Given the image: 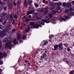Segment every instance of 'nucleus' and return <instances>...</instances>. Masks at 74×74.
Segmentation results:
<instances>
[{"label":"nucleus","mask_w":74,"mask_h":74,"mask_svg":"<svg viewBox=\"0 0 74 74\" xmlns=\"http://www.w3.org/2000/svg\"><path fill=\"white\" fill-rule=\"evenodd\" d=\"M59 21H60V22H62V20L63 21H66V18H59Z\"/></svg>","instance_id":"11"},{"label":"nucleus","mask_w":74,"mask_h":74,"mask_svg":"<svg viewBox=\"0 0 74 74\" xmlns=\"http://www.w3.org/2000/svg\"><path fill=\"white\" fill-rule=\"evenodd\" d=\"M49 17H50V18H52V17L53 16V15L52 14L49 13Z\"/></svg>","instance_id":"27"},{"label":"nucleus","mask_w":74,"mask_h":74,"mask_svg":"<svg viewBox=\"0 0 74 74\" xmlns=\"http://www.w3.org/2000/svg\"><path fill=\"white\" fill-rule=\"evenodd\" d=\"M30 11H27V15H29V14H32V13H34L36 11L34 10V7L33 6L30 5Z\"/></svg>","instance_id":"3"},{"label":"nucleus","mask_w":74,"mask_h":74,"mask_svg":"<svg viewBox=\"0 0 74 74\" xmlns=\"http://www.w3.org/2000/svg\"><path fill=\"white\" fill-rule=\"evenodd\" d=\"M7 56V54L5 53H4L3 55V56L5 57V56Z\"/></svg>","instance_id":"31"},{"label":"nucleus","mask_w":74,"mask_h":74,"mask_svg":"<svg viewBox=\"0 0 74 74\" xmlns=\"http://www.w3.org/2000/svg\"><path fill=\"white\" fill-rule=\"evenodd\" d=\"M10 18H13V16H12V15H11L10 16Z\"/></svg>","instance_id":"61"},{"label":"nucleus","mask_w":74,"mask_h":74,"mask_svg":"<svg viewBox=\"0 0 74 74\" xmlns=\"http://www.w3.org/2000/svg\"><path fill=\"white\" fill-rule=\"evenodd\" d=\"M67 51H70V48H68L67 49Z\"/></svg>","instance_id":"59"},{"label":"nucleus","mask_w":74,"mask_h":74,"mask_svg":"<svg viewBox=\"0 0 74 74\" xmlns=\"http://www.w3.org/2000/svg\"><path fill=\"white\" fill-rule=\"evenodd\" d=\"M55 8V7L54 6H50V10H53V9H54Z\"/></svg>","instance_id":"17"},{"label":"nucleus","mask_w":74,"mask_h":74,"mask_svg":"<svg viewBox=\"0 0 74 74\" xmlns=\"http://www.w3.org/2000/svg\"><path fill=\"white\" fill-rule=\"evenodd\" d=\"M63 6L64 7H66L67 6V4H66V3L65 2H64L63 3Z\"/></svg>","instance_id":"25"},{"label":"nucleus","mask_w":74,"mask_h":74,"mask_svg":"<svg viewBox=\"0 0 74 74\" xmlns=\"http://www.w3.org/2000/svg\"><path fill=\"white\" fill-rule=\"evenodd\" d=\"M30 31V29L28 28V29H26L25 30V32H26V33H27V32H29Z\"/></svg>","instance_id":"28"},{"label":"nucleus","mask_w":74,"mask_h":74,"mask_svg":"<svg viewBox=\"0 0 74 74\" xmlns=\"http://www.w3.org/2000/svg\"><path fill=\"white\" fill-rule=\"evenodd\" d=\"M71 17V14L68 15V17H67V16H65V18L66 19H70Z\"/></svg>","instance_id":"12"},{"label":"nucleus","mask_w":74,"mask_h":74,"mask_svg":"<svg viewBox=\"0 0 74 74\" xmlns=\"http://www.w3.org/2000/svg\"><path fill=\"white\" fill-rule=\"evenodd\" d=\"M52 23H56V20H54L52 21Z\"/></svg>","instance_id":"33"},{"label":"nucleus","mask_w":74,"mask_h":74,"mask_svg":"<svg viewBox=\"0 0 74 74\" xmlns=\"http://www.w3.org/2000/svg\"><path fill=\"white\" fill-rule=\"evenodd\" d=\"M3 21V19L1 18L0 19V22H2Z\"/></svg>","instance_id":"50"},{"label":"nucleus","mask_w":74,"mask_h":74,"mask_svg":"<svg viewBox=\"0 0 74 74\" xmlns=\"http://www.w3.org/2000/svg\"><path fill=\"white\" fill-rule=\"evenodd\" d=\"M28 17L29 18H32V16L29 15L28 16Z\"/></svg>","instance_id":"53"},{"label":"nucleus","mask_w":74,"mask_h":74,"mask_svg":"<svg viewBox=\"0 0 74 74\" xmlns=\"http://www.w3.org/2000/svg\"><path fill=\"white\" fill-rule=\"evenodd\" d=\"M26 38V36H24L22 38L23 40H25Z\"/></svg>","instance_id":"38"},{"label":"nucleus","mask_w":74,"mask_h":74,"mask_svg":"<svg viewBox=\"0 0 74 74\" xmlns=\"http://www.w3.org/2000/svg\"><path fill=\"white\" fill-rule=\"evenodd\" d=\"M6 33V31L5 30H3L2 32L3 35H5Z\"/></svg>","instance_id":"19"},{"label":"nucleus","mask_w":74,"mask_h":74,"mask_svg":"<svg viewBox=\"0 0 74 74\" xmlns=\"http://www.w3.org/2000/svg\"><path fill=\"white\" fill-rule=\"evenodd\" d=\"M48 42L47 41H45L44 43V45H46L47 44H48Z\"/></svg>","instance_id":"39"},{"label":"nucleus","mask_w":74,"mask_h":74,"mask_svg":"<svg viewBox=\"0 0 74 74\" xmlns=\"http://www.w3.org/2000/svg\"><path fill=\"white\" fill-rule=\"evenodd\" d=\"M1 16L2 17H3V18L5 20H6L8 19V15L6 13L4 12L2 13L1 14Z\"/></svg>","instance_id":"5"},{"label":"nucleus","mask_w":74,"mask_h":74,"mask_svg":"<svg viewBox=\"0 0 74 74\" xmlns=\"http://www.w3.org/2000/svg\"><path fill=\"white\" fill-rule=\"evenodd\" d=\"M35 7H38V5L37 4H35Z\"/></svg>","instance_id":"47"},{"label":"nucleus","mask_w":74,"mask_h":74,"mask_svg":"<svg viewBox=\"0 0 74 74\" xmlns=\"http://www.w3.org/2000/svg\"><path fill=\"white\" fill-rule=\"evenodd\" d=\"M42 18V17L41 16H36V19H41Z\"/></svg>","instance_id":"13"},{"label":"nucleus","mask_w":74,"mask_h":74,"mask_svg":"<svg viewBox=\"0 0 74 74\" xmlns=\"http://www.w3.org/2000/svg\"><path fill=\"white\" fill-rule=\"evenodd\" d=\"M11 42H10L6 43V47L7 48L11 49V47H14V45H12Z\"/></svg>","instance_id":"4"},{"label":"nucleus","mask_w":74,"mask_h":74,"mask_svg":"<svg viewBox=\"0 0 74 74\" xmlns=\"http://www.w3.org/2000/svg\"><path fill=\"white\" fill-rule=\"evenodd\" d=\"M39 26L38 23L35 25V23L34 22H30V25H29L28 27L30 29H32V28H36V29H38Z\"/></svg>","instance_id":"1"},{"label":"nucleus","mask_w":74,"mask_h":74,"mask_svg":"<svg viewBox=\"0 0 74 74\" xmlns=\"http://www.w3.org/2000/svg\"><path fill=\"white\" fill-rule=\"evenodd\" d=\"M57 4L58 5H62V3H57Z\"/></svg>","instance_id":"37"},{"label":"nucleus","mask_w":74,"mask_h":74,"mask_svg":"<svg viewBox=\"0 0 74 74\" xmlns=\"http://www.w3.org/2000/svg\"><path fill=\"white\" fill-rule=\"evenodd\" d=\"M34 14L35 15H38V13H35Z\"/></svg>","instance_id":"58"},{"label":"nucleus","mask_w":74,"mask_h":74,"mask_svg":"<svg viewBox=\"0 0 74 74\" xmlns=\"http://www.w3.org/2000/svg\"><path fill=\"white\" fill-rule=\"evenodd\" d=\"M24 4L25 7H27V2L26 1H24Z\"/></svg>","instance_id":"23"},{"label":"nucleus","mask_w":74,"mask_h":74,"mask_svg":"<svg viewBox=\"0 0 74 74\" xmlns=\"http://www.w3.org/2000/svg\"><path fill=\"white\" fill-rule=\"evenodd\" d=\"M12 21L11 20H10L9 21V23H11V22H12Z\"/></svg>","instance_id":"57"},{"label":"nucleus","mask_w":74,"mask_h":74,"mask_svg":"<svg viewBox=\"0 0 74 74\" xmlns=\"http://www.w3.org/2000/svg\"><path fill=\"white\" fill-rule=\"evenodd\" d=\"M4 10L6 11L7 10V7H5L4 8Z\"/></svg>","instance_id":"46"},{"label":"nucleus","mask_w":74,"mask_h":74,"mask_svg":"<svg viewBox=\"0 0 74 74\" xmlns=\"http://www.w3.org/2000/svg\"><path fill=\"white\" fill-rule=\"evenodd\" d=\"M16 30L15 29H13L12 30V32H15Z\"/></svg>","instance_id":"49"},{"label":"nucleus","mask_w":74,"mask_h":74,"mask_svg":"<svg viewBox=\"0 0 74 74\" xmlns=\"http://www.w3.org/2000/svg\"><path fill=\"white\" fill-rule=\"evenodd\" d=\"M15 45L16 44H18V41L14 42L13 43Z\"/></svg>","instance_id":"40"},{"label":"nucleus","mask_w":74,"mask_h":74,"mask_svg":"<svg viewBox=\"0 0 74 74\" xmlns=\"http://www.w3.org/2000/svg\"><path fill=\"white\" fill-rule=\"evenodd\" d=\"M5 23H6V21H5L4 22L2 23H3V24H5Z\"/></svg>","instance_id":"60"},{"label":"nucleus","mask_w":74,"mask_h":74,"mask_svg":"<svg viewBox=\"0 0 74 74\" xmlns=\"http://www.w3.org/2000/svg\"><path fill=\"white\" fill-rule=\"evenodd\" d=\"M42 2L43 3H45V0H43Z\"/></svg>","instance_id":"62"},{"label":"nucleus","mask_w":74,"mask_h":74,"mask_svg":"<svg viewBox=\"0 0 74 74\" xmlns=\"http://www.w3.org/2000/svg\"><path fill=\"white\" fill-rule=\"evenodd\" d=\"M28 3L29 4H31L32 3V1H28Z\"/></svg>","instance_id":"34"},{"label":"nucleus","mask_w":74,"mask_h":74,"mask_svg":"<svg viewBox=\"0 0 74 74\" xmlns=\"http://www.w3.org/2000/svg\"><path fill=\"white\" fill-rule=\"evenodd\" d=\"M57 10H60V6H58V7Z\"/></svg>","instance_id":"51"},{"label":"nucleus","mask_w":74,"mask_h":74,"mask_svg":"<svg viewBox=\"0 0 74 74\" xmlns=\"http://www.w3.org/2000/svg\"><path fill=\"white\" fill-rule=\"evenodd\" d=\"M0 59L3 58V54L1 52L0 53Z\"/></svg>","instance_id":"14"},{"label":"nucleus","mask_w":74,"mask_h":74,"mask_svg":"<svg viewBox=\"0 0 74 74\" xmlns=\"http://www.w3.org/2000/svg\"><path fill=\"white\" fill-rule=\"evenodd\" d=\"M46 19H50V17L49 16H47L46 17Z\"/></svg>","instance_id":"35"},{"label":"nucleus","mask_w":74,"mask_h":74,"mask_svg":"<svg viewBox=\"0 0 74 74\" xmlns=\"http://www.w3.org/2000/svg\"><path fill=\"white\" fill-rule=\"evenodd\" d=\"M46 22V23H49V21L47 20H45L44 21H43L42 22L40 21H39L38 22V25L40 27H42V25H44V23Z\"/></svg>","instance_id":"2"},{"label":"nucleus","mask_w":74,"mask_h":74,"mask_svg":"<svg viewBox=\"0 0 74 74\" xmlns=\"http://www.w3.org/2000/svg\"><path fill=\"white\" fill-rule=\"evenodd\" d=\"M14 17L15 18V19H16V21H17V19H18V16L16 15H15L14 16Z\"/></svg>","instance_id":"21"},{"label":"nucleus","mask_w":74,"mask_h":74,"mask_svg":"<svg viewBox=\"0 0 74 74\" xmlns=\"http://www.w3.org/2000/svg\"><path fill=\"white\" fill-rule=\"evenodd\" d=\"M69 11L68 10H66L65 12L66 13H67V12H69Z\"/></svg>","instance_id":"54"},{"label":"nucleus","mask_w":74,"mask_h":74,"mask_svg":"<svg viewBox=\"0 0 74 74\" xmlns=\"http://www.w3.org/2000/svg\"><path fill=\"white\" fill-rule=\"evenodd\" d=\"M33 18H32V20H36V19H37L36 18V17L35 16H33L32 17Z\"/></svg>","instance_id":"20"},{"label":"nucleus","mask_w":74,"mask_h":74,"mask_svg":"<svg viewBox=\"0 0 74 74\" xmlns=\"http://www.w3.org/2000/svg\"><path fill=\"white\" fill-rule=\"evenodd\" d=\"M59 47V45H54V49H52L53 51H54V50H58V47Z\"/></svg>","instance_id":"6"},{"label":"nucleus","mask_w":74,"mask_h":74,"mask_svg":"<svg viewBox=\"0 0 74 74\" xmlns=\"http://www.w3.org/2000/svg\"><path fill=\"white\" fill-rule=\"evenodd\" d=\"M20 43H21V42H22V40H21L19 41Z\"/></svg>","instance_id":"63"},{"label":"nucleus","mask_w":74,"mask_h":74,"mask_svg":"<svg viewBox=\"0 0 74 74\" xmlns=\"http://www.w3.org/2000/svg\"><path fill=\"white\" fill-rule=\"evenodd\" d=\"M56 12L55 10H53L51 12L52 14H53V15L55 14H56Z\"/></svg>","instance_id":"24"},{"label":"nucleus","mask_w":74,"mask_h":74,"mask_svg":"<svg viewBox=\"0 0 74 74\" xmlns=\"http://www.w3.org/2000/svg\"><path fill=\"white\" fill-rule=\"evenodd\" d=\"M49 3L50 5H53V3L51 1H49Z\"/></svg>","instance_id":"29"},{"label":"nucleus","mask_w":74,"mask_h":74,"mask_svg":"<svg viewBox=\"0 0 74 74\" xmlns=\"http://www.w3.org/2000/svg\"><path fill=\"white\" fill-rule=\"evenodd\" d=\"M71 2H68L66 4V7L69 8V7H71Z\"/></svg>","instance_id":"9"},{"label":"nucleus","mask_w":74,"mask_h":74,"mask_svg":"<svg viewBox=\"0 0 74 74\" xmlns=\"http://www.w3.org/2000/svg\"><path fill=\"white\" fill-rule=\"evenodd\" d=\"M21 36L22 35L21 34H19L18 35V36L17 38V39H18V40H20L21 38Z\"/></svg>","instance_id":"10"},{"label":"nucleus","mask_w":74,"mask_h":74,"mask_svg":"<svg viewBox=\"0 0 74 74\" xmlns=\"http://www.w3.org/2000/svg\"><path fill=\"white\" fill-rule=\"evenodd\" d=\"M6 29L7 32H8V31H9V30L11 29V28H10V27L6 26Z\"/></svg>","instance_id":"16"},{"label":"nucleus","mask_w":74,"mask_h":74,"mask_svg":"<svg viewBox=\"0 0 74 74\" xmlns=\"http://www.w3.org/2000/svg\"><path fill=\"white\" fill-rule=\"evenodd\" d=\"M60 11H61V10L60 9H57L56 10V12L58 13H59V12H60Z\"/></svg>","instance_id":"30"},{"label":"nucleus","mask_w":74,"mask_h":74,"mask_svg":"<svg viewBox=\"0 0 74 74\" xmlns=\"http://www.w3.org/2000/svg\"><path fill=\"white\" fill-rule=\"evenodd\" d=\"M19 3L20 4L22 3V0H19L18 1V3L19 4Z\"/></svg>","instance_id":"32"},{"label":"nucleus","mask_w":74,"mask_h":74,"mask_svg":"<svg viewBox=\"0 0 74 74\" xmlns=\"http://www.w3.org/2000/svg\"><path fill=\"white\" fill-rule=\"evenodd\" d=\"M2 47H3V46H2L1 45H0V50L1 49V48Z\"/></svg>","instance_id":"55"},{"label":"nucleus","mask_w":74,"mask_h":74,"mask_svg":"<svg viewBox=\"0 0 74 74\" xmlns=\"http://www.w3.org/2000/svg\"><path fill=\"white\" fill-rule=\"evenodd\" d=\"M71 15H74V13L73 12H71Z\"/></svg>","instance_id":"52"},{"label":"nucleus","mask_w":74,"mask_h":74,"mask_svg":"<svg viewBox=\"0 0 74 74\" xmlns=\"http://www.w3.org/2000/svg\"><path fill=\"white\" fill-rule=\"evenodd\" d=\"M12 24H13V25H15V20H14V19L13 20V21L12 22Z\"/></svg>","instance_id":"36"},{"label":"nucleus","mask_w":74,"mask_h":74,"mask_svg":"<svg viewBox=\"0 0 74 74\" xmlns=\"http://www.w3.org/2000/svg\"><path fill=\"white\" fill-rule=\"evenodd\" d=\"M3 63V62L2 61H0V64H2Z\"/></svg>","instance_id":"45"},{"label":"nucleus","mask_w":74,"mask_h":74,"mask_svg":"<svg viewBox=\"0 0 74 74\" xmlns=\"http://www.w3.org/2000/svg\"><path fill=\"white\" fill-rule=\"evenodd\" d=\"M3 26H0V31L1 30V29H3Z\"/></svg>","instance_id":"43"},{"label":"nucleus","mask_w":74,"mask_h":74,"mask_svg":"<svg viewBox=\"0 0 74 74\" xmlns=\"http://www.w3.org/2000/svg\"><path fill=\"white\" fill-rule=\"evenodd\" d=\"M73 71H71L70 74H73Z\"/></svg>","instance_id":"44"},{"label":"nucleus","mask_w":74,"mask_h":74,"mask_svg":"<svg viewBox=\"0 0 74 74\" xmlns=\"http://www.w3.org/2000/svg\"><path fill=\"white\" fill-rule=\"evenodd\" d=\"M10 9L12 10V3H11L10 4Z\"/></svg>","instance_id":"22"},{"label":"nucleus","mask_w":74,"mask_h":74,"mask_svg":"<svg viewBox=\"0 0 74 74\" xmlns=\"http://www.w3.org/2000/svg\"><path fill=\"white\" fill-rule=\"evenodd\" d=\"M23 19H24V22H28L29 21V20L28 19V17H26L25 16H24L23 18Z\"/></svg>","instance_id":"7"},{"label":"nucleus","mask_w":74,"mask_h":74,"mask_svg":"<svg viewBox=\"0 0 74 74\" xmlns=\"http://www.w3.org/2000/svg\"><path fill=\"white\" fill-rule=\"evenodd\" d=\"M39 12H42L43 11H44V10L43 9H41L39 11Z\"/></svg>","instance_id":"42"},{"label":"nucleus","mask_w":74,"mask_h":74,"mask_svg":"<svg viewBox=\"0 0 74 74\" xmlns=\"http://www.w3.org/2000/svg\"><path fill=\"white\" fill-rule=\"evenodd\" d=\"M58 46L59 47V51H60L61 50H62V49H63V47L62 46V45L61 44L58 45Z\"/></svg>","instance_id":"8"},{"label":"nucleus","mask_w":74,"mask_h":74,"mask_svg":"<svg viewBox=\"0 0 74 74\" xmlns=\"http://www.w3.org/2000/svg\"><path fill=\"white\" fill-rule=\"evenodd\" d=\"M1 32V30L0 31V37H1L3 35L1 34V32Z\"/></svg>","instance_id":"48"},{"label":"nucleus","mask_w":74,"mask_h":74,"mask_svg":"<svg viewBox=\"0 0 74 74\" xmlns=\"http://www.w3.org/2000/svg\"><path fill=\"white\" fill-rule=\"evenodd\" d=\"M8 41L9 40H8V37H6L4 40V41H5V42H7V41Z\"/></svg>","instance_id":"18"},{"label":"nucleus","mask_w":74,"mask_h":74,"mask_svg":"<svg viewBox=\"0 0 74 74\" xmlns=\"http://www.w3.org/2000/svg\"><path fill=\"white\" fill-rule=\"evenodd\" d=\"M72 4L73 5H74V1H72Z\"/></svg>","instance_id":"56"},{"label":"nucleus","mask_w":74,"mask_h":74,"mask_svg":"<svg viewBox=\"0 0 74 74\" xmlns=\"http://www.w3.org/2000/svg\"><path fill=\"white\" fill-rule=\"evenodd\" d=\"M7 27H11V25H8L7 26Z\"/></svg>","instance_id":"41"},{"label":"nucleus","mask_w":74,"mask_h":74,"mask_svg":"<svg viewBox=\"0 0 74 74\" xmlns=\"http://www.w3.org/2000/svg\"><path fill=\"white\" fill-rule=\"evenodd\" d=\"M48 11L49 10H46L45 11L44 14L45 15H47V14H48Z\"/></svg>","instance_id":"15"},{"label":"nucleus","mask_w":74,"mask_h":74,"mask_svg":"<svg viewBox=\"0 0 74 74\" xmlns=\"http://www.w3.org/2000/svg\"><path fill=\"white\" fill-rule=\"evenodd\" d=\"M66 63H69V61H66Z\"/></svg>","instance_id":"64"},{"label":"nucleus","mask_w":74,"mask_h":74,"mask_svg":"<svg viewBox=\"0 0 74 74\" xmlns=\"http://www.w3.org/2000/svg\"><path fill=\"white\" fill-rule=\"evenodd\" d=\"M8 40L9 41H10L11 40L12 38L10 36H9L8 37Z\"/></svg>","instance_id":"26"}]
</instances>
